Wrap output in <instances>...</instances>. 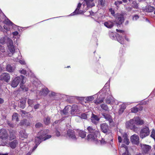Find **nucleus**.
<instances>
[{
    "mask_svg": "<svg viewBox=\"0 0 155 155\" xmlns=\"http://www.w3.org/2000/svg\"><path fill=\"white\" fill-rule=\"evenodd\" d=\"M130 103H127L122 104L119 110V113L120 114L122 113L126 107V105H129Z\"/></svg>",
    "mask_w": 155,
    "mask_h": 155,
    "instance_id": "obj_27",
    "label": "nucleus"
},
{
    "mask_svg": "<svg viewBox=\"0 0 155 155\" xmlns=\"http://www.w3.org/2000/svg\"><path fill=\"white\" fill-rule=\"evenodd\" d=\"M87 129L89 134L87 136V139L89 141L95 142L97 140V137L100 136V133L97 129H95L91 126H89Z\"/></svg>",
    "mask_w": 155,
    "mask_h": 155,
    "instance_id": "obj_2",
    "label": "nucleus"
},
{
    "mask_svg": "<svg viewBox=\"0 0 155 155\" xmlns=\"http://www.w3.org/2000/svg\"><path fill=\"white\" fill-rule=\"evenodd\" d=\"M84 2H85L87 7L90 8L94 6V4L92 1H91L89 0H85Z\"/></svg>",
    "mask_w": 155,
    "mask_h": 155,
    "instance_id": "obj_30",
    "label": "nucleus"
},
{
    "mask_svg": "<svg viewBox=\"0 0 155 155\" xmlns=\"http://www.w3.org/2000/svg\"><path fill=\"white\" fill-rule=\"evenodd\" d=\"M42 126V124L41 123H40V122L38 123L35 124V127L36 128H39L40 127H41Z\"/></svg>",
    "mask_w": 155,
    "mask_h": 155,
    "instance_id": "obj_49",
    "label": "nucleus"
},
{
    "mask_svg": "<svg viewBox=\"0 0 155 155\" xmlns=\"http://www.w3.org/2000/svg\"><path fill=\"white\" fill-rule=\"evenodd\" d=\"M28 136V134L26 132L25 130H21L19 133V137L21 139L24 140L27 138Z\"/></svg>",
    "mask_w": 155,
    "mask_h": 155,
    "instance_id": "obj_21",
    "label": "nucleus"
},
{
    "mask_svg": "<svg viewBox=\"0 0 155 155\" xmlns=\"http://www.w3.org/2000/svg\"><path fill=\"white\" fill-rule=\"evenodd\" d=\"M18 144V141L17 140H15L10 143H8L7 142H6L5 143H4L3 144H2V145L4 146H8L9 145L10 147L12 149L15 148L17 145Z\"/></svg>",
    "mask_w": 155,
    "mask_h": 155,
    "instance_id": "obj_17",
    "label": "nucleus"
},
{
    "mask_svg": "<svg viewBox=\"0 0 155 155\" xmlns=\"http://www.w3.org/2000/svg\"><path fill=\"white\" fill-rule=\"evenodd\" d=\"M139 18V16L137 15H135L132 17V19L134 21L137 20Z\"/></svg>",
    "mask_w": 155,
    "mask_h": 155,
    "instance_id": "obj_48",
    "label": "nucleus"
},
{
    "mask_svg": "<svg viewBox=\"0 0 155 155\" xmlns=\"http://www.w3.org/2000/svg\"><path fill=\"white\" fill-rule=\"evenodd\" d=\"M39 104H37L35 105L34 106V109H38L39 108Z\"/></svg>",
    "mask_w": 155,
    "mask_h": 155,
    "instance_id": "obj_59",
    "label": "nucleus"
},
{
    "mask_svg": "<svg viewBox=\"0 0 155 155\" xmlns=\"http://www.w3.org/2000/svg\"><path fill=\"white\" fill-rule=\"evenodd\" d=\"M150 130L148 126H146L142 127L140 132V137L143 139L148 136L150 134Z\"/></svg>",
    "mask_w": 155,
    "mask_h": 155,
    "instance_id": "obj_7",
    "label": "nucleus"
},
{
    "mask_svg": "<svg viewBox=\"0 0 155 155\" xmlns=\"http://www.w3.org/2000/svg\"><path fill=\"white\" fill-rule=\"evenodd\" d=\"M26 120H22L20 123V124L21 125H24L25 124V123L26 122Z\"/></svg>",
    "mask_w": 155,
    "mask_h": 155,
    "instance_id": "obj_55",
    "label": "nucleus"
},
{
    "mask_svg": "<svg viewBox=\"0 0 155 155\" xmlns=\"http://www.w3.org/2000/svg\"><path fill=\"white\" fill-rule=\"evenodd\" d=\"M0 50L2 52H5V50L4 48L1 46L0 47Z\"/></svg>",
    "mask_w": 155,
    "mask_h": 155,
    "instance_id": "obj_60",
    "label": "nucleus"
},
{
    "mask_svg": "<svg viewBox=\"0 0 155 155\" xmlns=\"http://www.w3.org/2000/svg\"><path fill=\"white\" fill-rule=\"evenodd\" d=\"M50 119L51 118L50 117H45L43 120V121L45 124L47 125L50 124L51 123Z\"/></svg>",
    "mask_w": 155,
    "mask_h": 155,
    "instance_id": "obj_34",
    "label": "nucleus"
},
{
    "mask_svg": "<svg viewBox=\"0 0 155 155\" xmlns=\"http://www.w3.org/2000/svg\"><path fill=\"white\" fill-rule=\"evenodd\" d=\"M4 102V100L1 98H0V104Z\"/></svg>",
    "mask_w": 155,
    "mask_h": 155,
    "instance_id": "obj_62",
    "label": "nucleus"
},
{
    "mask_svg": "<svg viewBox=\"0 0 155 155\" xmlns=\"http://www.w3.org/2000/svg\"><path fill=\"white\" fill-rule=\"evenodd\" d=\"M48 130H41L38 133V136L36 137H38L39 139V140H37V142H39L40 143L41 141L45 140L51 137V135H47L45 137L44 136L46 135L48 133Z\"/></svg>",
    "mask_w": 155,
    "mask_h": 155,
    "instance_id": "obj_5",
    "label": "nucleus"
},
{
    "mask_svg": "<svg viewBox=\"0 0 155 155\" xmlns=\"http://www.w3.org/2000/svg\"><path fill=\"white\" fill-rule=\"evenodd\" d=\"M138 108L137 107H134L131 109V112L133 113H136L138 111Z\"/></svg>",
    "mask_w": 155,
    "mask_h": 155,
    "instance_id": "obj_47",
    "label": "nucleus"
},
{
    "mask_svg": "<svg viewBox=\"0 0 155 155\" xmlns=\"http://www.w3.org/2000/svg\"><path fill=\"white\" fill-rule=\"evenodd\" d=\"M8 124L11 127H15V126L12 124L10 121H8L7 122Z\"/></svg>",
    "mask_w": 155,
    "mask_h": 155,
    "instance_id": "obj_51",
    "label": "nucleus"
},
{
    "mask_svg": "<svg viewBox=\"0 0 155 155\" xmlns=\"http://www.w3.org/2000/svg\"><path fill=\"white\" fill-rule=\"evenodd\" d=\"M114 4L117 6V7H118V5H119L118 3L117 2H114Z\"/></svg>",
    "mask_w": 155,
    "mask_h": 155,
    "instance_id": "obj_63",
    "label": "nucleus"
},
{
    "mask_svg": "<svg viewBox=\"0 0 155 155\" xmlns=\"http://www.w3.org/2000/svg\"><path fill=\"white\" fill-rule=\"evenodd\" d=\"M109 11L110 12L111 14L116 18L115 22L117 24L120 25L124 22V19L123 14L119 13H117L114 14V11L111 8L109 9Z\"/></svg>",
    "mask_w": 155,
    "mask_h": 155,
    "instance_id": "obj_6",
    "label": "nucleus"
},
{
    "mask_svg": "<svg viewBox=\"0 0 155 155\" xmlns=\"http://www.w3.org/2000/svg\"><path fill=\"white\" fill-rule=\"evenodd\" d=\"M18 61L21 64H25V62L24 61H23V60H22L19 59V60H18Z\"/></svg>",
    "mask_w": 155,
    "mask_h": 155,
    "instance_id": "obj_57",
    "label": "nucleus"
},
{
    "mask_svg": "<svg viewBox=\"0 0 155 155\" xmlns=\"http://www.w3.org/2000/svg\"><path fill=\"white\" fill-rule=\"evenodd\" d=\"M130 3L131 5L133 8L138 9L139 8L138 4L137 3L135 0H129Z\"/></svg>",
    "mask_w": 155,
    "mask_h": 155,
    "instance_id": "obj_23",
    "label": "nucleus"
},
{
    "mask_svg": "<svg viewBox=\"0 0 155 155\" xmlns=\"http://www.w3.org/2000/svg\"><path fill=\"white\" fill-rule=\"evenodd\" d=\"M133 8L130 7H128L126 8V9L128 11H131L132 9Z\"/></svg>",
    "mask_w": 155,
    "mask_h": 155,
    "instance_id": "obj_58",
    "label": "nucleus"
},
{
    "mask_svg": "<svg viewBox=\"0 0 155 155\" xmlns=\"http://www.w3.org/2000/svg\"><path fill=\"white\" fill-rule=\"evenodd\" d=\"M37 140H39V139L38 137H35V145L32 149L33 151H34L38 147V146L40 144V142H38V143H37Z\"/></svg>",
    "mask_w": 155,
    "mask_h": 155,
    "instance_id": "obj_38",
    "label": "nucleus"
},
{
    "mask_svg": "<svg viewBox=\"0 0 155 155\" xmlns=\"http://www.w3.org/2000/svg\"><path fill=\"white\" fill-rule=\"evenodd\" d=\"M99 120V118L97 116L94 115L93 113L92 114L91 118V121L95 124H96Z\"/></svg>",
    "mask_w": 155,
    "mask_h": 155,
    "instance_id": "obj_22",
    "label": "nucleus"
},
{
    "mask_svg": "<svg viewBox=\"0 0 155 155\" xmlns=\"http://www.w3.org/2000/svg\"><path fill=\"white\" fill-rule=\"evenodd\" d=\"M101 114L107 120L109 121L110 125L114 124V122L113 121L112 118L109 114L105 113H102Z\"/></svg>",
    "mask_w": 155,
    "mask_h": 155,
    "instance_id": "obj_18",
    "label": "nucleus"
},
{
    "mask_svg": "<svg viewBox=\"0 0 155 155\" xmlns=\"http://www.w3.org/2000/svg\"><path fill=\"white\" fill-rule=\"evenodd\" d=\"M109 36L110 38L112 39L115 38V36L114 35V34L113 33H110L109 34Z\"/></svg>",
    "mask_w": 155,
    "mask_h": 155,
    "instance_id": "obj_53",
    "label": "nucleus"
},
{
    "mask_svg": "<svg viewBox=\"0 0 155 155\" xmlns=\"http://www.w3.org/2000/svg\"><path fill=\"white\" fill-rule=\"evenodd\" d=\"M82 4L80 3H78L77 6V8L74 12L71 13V16H73L75 15L81 14L84 13V12L85 11L86 9H84L82 10L80 9V8Z\"/></svg>",
    "mask_w": 155,
    "mask_h": 155,
    "instance_id": "obj_10",
    "label": "nucleus"
},
{
    "mask_svg": "<svg viewBox=\"0 0 155 155\" xmlns=\"http://www.w3.org/2000/svg\"><path fill=\"white\" fill-rule=\"evenodd\" d=\"M101 107L103 110L106 111H109V109L107 106L105 104H101Z\"/></svg>",
    "mask_w": 155,
    "mask_h": 155,
    "instance_id": "obj_39",
    "label": "nucleus"
},
{
    "mask_svg": "<svg viewBox=\"0 0 155 155\" xmlns=\"http://www.w3.org/2000/svg\"><path fill=\"white\" fill-rule=\"evenodd\" d=\"M67 135L69 138L73 140H76L77 137L75 136L74 131L73 130H68L67 131Z\"/></svg>",
    "mask_w": 155,
    "mask_h": 155,
    "instance_id": "obj_15",
    "label": "nucleus"
},
{
    "mask_svg": "<svg viewBox=\"0 0 155 155\" xmlns=\"http://www.w3.org/2000/svg\"><path fill=\"white\" fill-rule=\"evenodd\" d=\"M144 123V121L141 118L138 117H135L126 122V126L127 128L134 130L137 128L136 125L141 126Z\"/></svg>",
    "mask_w": 155,
    "mask_h": 155,
    "instance_id": "obj_1",
    "label": "nucleus"
},
{
    "mask_svg": "<svg viewBox=\"0 0 155 155\" xmlns=\"http://www.w3.org/2000/svg\"><path fill=\"white\" fill-rule=\"evenodd\" d=\"M26 101V99H22L20 100L19 104V107L23 109L25 107V104Z\"/></svg>",
    "mask_w": 155,
    "mask_h": 155,
    "instance_id": "obj_29",
    "label": "nucleus"
},
{
    "mask_svg": "<svg viewBox=\"0 0 155 155\" xmlns=\"http://www.w3.org/2000/svg\"><path fill=\"white\" fill-rule=\"evenodd\" d=\"M10 133V138L11 140L15 138V135L13 134V133L11 131H10L9 132Z\"/></svg>",
    "mask_w": 155,
    "mask_h": 155,
    "instance_id": "obj_46",
    "label": "nucleus"
},
{
    "mask_svg": "<svg viewBox=\"0 0 155 155\" xmlns=\"http://www.w3.org/2000/svg\"><path fill=\"white\" fill-rule=\"evenodd\" d=\"M34 101V100L28 99L27 102L29 106H32L33 105V104Z\"/></svg>",
    "mask_w": 155,
    "mask_h": 155,
    "instance_id": "obj_42",
    "label": "nucleus"
},
{
    "mask_svg": "<svg viewBox=\"0 0 155 155\" xmlns=\"http://www.w3.org/2000/svg\"><path fill=\"white\" fill-rule=\"evenodd\" d=\"M56 134L57 136L59 137L60 136V133L59 132L57 131L56 132Z\"/></svg>",
    "mask_w": 155,
    "mask_h": 155,
    "instance_id": "obj_61",
    "label": "nucleus"
},
{
    "mask_svg": "<svg viewBox=\"0 0 155 155\" xmlns=\"http://www.w3.org/2000/svg\"><path fill=\"white\" fill-rule=\"evenodd\" d=\"M71 108V106H66L63 110V113L64 115H67L69 109Z\"/></svg>",
    "mask_w": 155,
    "mask_h": 155,
    "instance_id": "obj_33",
    "label": "nucleus"
},
{
    "mask_svg": "<svg viewBox=\"0 0 155 155\" xmlns=\"http://www.w3.org/2000/svg\"><path fill=\"white\" fill-rule=\"evenodd\" d=\"M24 79H22L21 81V82L20 84V86L21 88L22 89V90L24 91H27L28 90V88L26 87L24 85V84L25 82V81H24Z\"/></svg>",
    "mask_w": 155,
    "mask_h": 155,
    "instance_id": "obj_28",
    "label": "nucleus"
},
{
    "mask_svg": "<svg viewBox=\"0 0 155 155\" xmlns=\"http://www.w3.org/2000/svg\"><path fill=\"white\" fill-rule=\"evenodd\" d=\"M104 88H103L98 93L99 94L101 95L102 94L105 93V95H107L106 100V102L108 104H113L114 103L116 104V100L115 99L113 98L111 95V93L109 89L108 88H107L106 90Z\"/></svg>",
    "mask_w": 155,
    "mask_h": 155,
    "instance_id": "obj_3",
    "label": "nucleus"
},
{
    "mask_svg": "<svg viewBox=\"0 0 155 155\" xmlns=\"http://www.w3.org/2000/svg\"><path fill=\"white\" fill-rule=\"evenodd\" d=\"M8 153H0V155H8Z\"/></svg>",
    "mask_w": 155,
    "mask_h": 155,
    "instance_id": "obj_64",
    "label": "nucleus"
},
{
    "mask_svg": "<svg viewBox=\"0 0 155 155\" xmlns=\"http://www.w3.org/2000/svg\"><path fill=\"white\" fill-rule=\"evenodd\" d=\"M97 140L96 141V142H97V143H96L95 142H94L96 144H98L99 143H100L101 144H104L106 143V142L104 139H102L101 140H98V139H97Z\"/></svg>",
    "mask_w": 155,
    "mask_h": 155,
    "instance_id": "obj_44",
    "label": "nucleus"
},
{
    "mask_svg": "<svg viewBox=\"0 0 155 155\" xmlns=\"http://www.w3.org/2000/svg\"><path fill=\"white\" fill-rule=\"evenodd\" d=\"M127 135L126 134H123L122 136V140L124 143L126 144L127 145H128L130 143L129 139L127 138ZM118 140L119 142L120 143L122 141V139L121 137L119 136L118 137Z\"/></svg>",
    "mask_w": 155,
    "mask_h": 155,
    "instance_id": "obj_12",
    "label": "nucleus"
},
{
    "mask_svg": "<svg viewBox=\"0 0 155 155\" xmlns=\"http://www.w3.org/2000/svg\"><path fill=\"white\" fill-rule=\"evenodd\" d=\"M87 117V114L86 113L82 114L80 116L78 117L77 119L81 118L83 119H86Z\"/></svg>",
    "mask_w": 155,
    "mask_h": 155,
    "instance_id": "obj_40",
    "label": "nucleus"
},
{
    "mask_svg": "<svg viewBox=\"0 0 155 155\" xmlns=\"http://www.w3.org/2000/svg\"><path fill=\"white\" fill-rule=\"evenodd\" d=\"M78 133L79 136L82 138H84L86 135V132L84 131L80 130Z\"/></svg>",
    "mask_w": 155,
    "mask_h": 155,
    "instance_id": "obj_35",
    "label": "nucleus"
},
{
    "mask_svg": "<svg viewBox=\"0 0 155 155\" xmlns=\"http://www.w3.org/2000/svg\"><path fill=\"white\" fill-rule=\"evenodd\" d=\"M150 136L152 138L155 140V130L154 129L152 130Z\"/></svg>",
    "mask_w": 155,
    "mask_h": 155,
    "instance_id": "obj_45",
    "label": "nucleus"
},
{
    "mask_svg": "<svg viewBox=\"0 0 155 155\" xmlns=\"http://www.w3.org/2000/svg\"><path fill=\"white\" fill-rule=\"evenodd\" d=\"M94 99V97L93 96H90L86 97L85 100L91 102Z\"/></svg>",
    "mask_w": 155,
    "mask_h": 155,
    "instance_id": "obj_43",
    "label": "nucleus"
},
{
    "mask_svg": "<svg viewBox=\"0 0 155 155\" xmlns=\"http://www.w3.org/2000/svg\"><path fill=\"white\" fill-rule=\"evenodd\" d=\"M10 26L5 25L4 26V28L6 30L9 31Z\"/></svg>",
    "mask_w": 155,
    "mask_h": 155,
    "instance_id": "obj_52",
    "label": "nucleus"
},
{
    "mask_svg": "<svg viewBox=\"0 0 155 155\" xmlns=\"http://www.w3.org/2000/svg\"><path fill=\"white\" fill-rule=\"evenodd\" d=\"M49 91L48 89L46 88L42 89V91H40L39 94L40 95H44L45 96L48 93Z\"/></svg>",
    "mask_w": 155,
    "mask_h": 155,
    "instance_id": "obj_31",
    "label": "nucleus"
},
{
    "mask_svg": "<svg viewBox=\"0 0 155 155\" xmlns=\"http://www.w3.org/2000/svg\"><path fill=\"white\" fill-rule=\"evenodd\" d=\"M114 25V23L112 21H108L104 23V26L108 28H110L113 27Z\"/></svg>",
    "mask_w": 155,
    "mask_h": 155,
    "instance_id": "obj_24",
    "label": "nucleus"
},
{
    "mask_svg": "<svg viewBox=\"0 0 155 155\" xmlns=\"http://www.w3.org/2000/svg\"><path fill=\"white\" fill-rule=\"evenodd\" d=\"M24 79L25 77L22 75H21L20 77H16L12 81L11 84V86L14 88L16 87L21 81L22 79Z\"/></svg>",
    "mask_w": 155,
    "mask_h": 155,
    "instance_id": "obj_9",
    "label": "nucleus"
},
{
    "mask_svg": "<svg viewBox=\"0 0 155 155\" xmlns=\"http://www.w3.org/2000/svg\"><path fill=\"white\" fill-rule=\"evenodd\" d=\"M10 79V74L7 73H3L0 76V80L8 82Z\"/></svg>",
    "mask_w": 155,
    "mask_h": 155,
    "instance_id": "obj_11",
    "label": "nucleus"
},
{
    "mask_svg": "<svg viewBox=\"0 0 155 155\" xmlns=\"http://www.w3.org/2000/svg\"><path fill=\"white\" fill-rule=\"evenodd\" d=\"M7 131L5 129H1L0 130V138L2 140L6 139L8 137Z\"/></svg>",
    "mask_w": 155,
    "mask_h": 155,
    "instance_id": "obj_13",
    "label": "nucleus"
},
{
    "mask_svg": "<svg viewBox=\"0 0 155 155\" xmlns=\"http://www.w3.org/2000/svg\"><path fill=\"white\" fill-rule=\"evenodd\" d=\"M130 141L133 143L138 144L139 143V138L138 136L136 134H134L130 137Z\"/></svg>",
    "mask_w": 155,
    "mask_h": 155,
    "instance_id": "obj_16",
    "label": "nucleus"
},
{
    "mask_svg": "<svg viewBox=\"0 0 155 155\" xmlns=\"http://www.w3.org/2000/svg\"><path fill=\"white\" fill-rule=\"evenodd\" d=\"M13 36V38H20V35L18 34L17 31H15L12 33Z\"/></svg>",
    "mask_w": 155,
    "mask_h": 155,
    "instance_id": "obj_41",
    "label": "nucleus"
},
{
    "mask_svg": "<svg viewBox=\"0 0 155 155\" xmlns=\"http://www.w3.org/2000/svg\"><path fill=\"white\" fill-rule=\"evenodd\" d=\"M0 14L3 15V16L5 18V20L3 21V22L5 25H7L9 26H12V27H14V26H15V25L5 15L2 13V11L0 10Z\"/></svg>",
    "mask_w": 155,
    "mask_h": 155,
    "instance_id": "obj_14",
    "label": "nucleus"
},
{
    "mask_svg": "<svg viewBox=\"0 0 155 155\" xmlns=\"http://www.w3.org/2000/svg\"><path fill=\"white\" fill-rule=\"evenodd\" d=\"M6 69L7 71L9 72H12L14 71V68L11 65L8 64L6 66Z\"/></svg>",
    "mask_w": 155,
    "mask_h": 155,
    "instance_id": "obj_32",
    "label": "nucleus"
},
{
    "mask_svg": "<svg viewBox=\"0 0 155 155\" xmlns=\"http://www.w3.org/2000/svg\"><path fill=\"white\" fill-rule=\"evenodd\" d=\"M5 42H7L8 51L10 52L8 54V56H11L14 54L15 50L13 41L12 39H0V42L1 44H4Z\"/></svg>",
    "mask_w": 155,
    "mask_h": 155,
    "instance_id": "obj_4",
    "label": "nucleus"
},
{
    "mask_svg": "<svg viewBox=\"0 0 155 155\" xmlns=\"http://www.w3.org/2000/svg\"><path fill=\"white\" fill-rule=\"evenodd\" d=\"M104 97H102L101 99H97L94 101V103L96 104H98L103 102Z\"/></svg>",
    "mask_w": 155,
    "mask_h": 155,
    "instance_id": "obj_36",
    "label": "nucleus"
},
{
    "mask_svg": "<svg viewBox=\"0 0 155 155\" xmlns=\"http://www.w3.org/2000/svg\"><path fill=\"white\" fill-rule=\"evenodd\" d=\"M71 114L73 115H74L75 113L78 111V107L76 105L74 104L71 107Z\"/></svg>",
    "mask_w": 155,
    "mask_h": 155,
    "instance_id": "obj_25",
    "label": "nucleus"
},
{
    "mask_svg": "<svg viewBox=\"0 0 155 155\" xmlns=\"http://www.w3.org/2000/svg\"><path fill=\"white\" fill-rule=\"evenodd\" d=\"M155 8L150 5H147L145 7H143L142 9L143 11L145 12H153Z\"/></svg>",
    "mask_w": 155,
    "mask_h": 155,
    "instance_id": "obj_19",
    "label": "nucleus"
},
{
    "mask_svg": "<svg viewBox=\"0 0 155 155\" xmlns=\"http://www.w3.org/2000/svg\"><path fill=\"white\" fill-rule=\"evenodd\" d=\"M142 152L143 153L149 154L151 151V147L148 145L140 144Z\"/></svg>",
    "mask_w": 155,
    "mask_h": 155,
    "instance_id": "obj_8",
    "label": "nucleus"
},
{
    "mask_svg": "<svg viewBox=\"0 0 155 155\" xmlns=\"http://www.w3.org/2000/svg\"><path fill=\"white\" fill-rule=\"evenodd\" d=\"M101 129L102 132L104 133H108L109 131L108 126L106 123L101 124L100 125Z\"/></svg>",
    "mask_w": 155,
    "mask_h": 155,
    "instance_id": "obj_20",
    "label": "nucleus"
},
{
    "mask_svg": "<svg viewBox=\"0 0 155 155\" xmlns=\"http://www.w3.org/2000/svg\"><path fill=\"white\" fill-rule=\"evenodd\" d=\"M117 41L121 44H124V39H117Z\"/></svg>",
    "mask_w": 155,
    "mask_h": 155,
    "instance_id": "obj_54",
    "label": "nucleus"
},
{
    "mask_svg": "<svg viewBox=\"0 0 155 155\" xmlns=\"http://www.w3.org/2000/svg\"><path fill=\"white\" fill-rule=\"evenodd\" d=\"M20 73L21 74H26V70H24V69H22V70H21V71H20Z\"/></svg>",
    "mask_w": 155,
    "mask_h": 155,
    "instance_id": "obj_56",
    "label": "nucleus"
},
{
    "mask_svg": "<svg viewBox=\"0 0 155 155\" xmlns=\"http://www.w3.org/2000/svg\"><path fill=\"white\" fill-rule=\"evenodd\" d=\"M120 151L122 150L125 151V152L122 154V155H129L127 147V146L124 144H122L121 147L120 148Z\"/></svg>",
    "mask_w": 155,
    "mask_h": 155,
    "instance_id": "obj_26",
    "label": "nucleus"
},
{
    "mask_svg": "<svg viewBox=\"0 0 155 155\" xmlns=\"http://www.w3.org/2000/svg\"><path fill=\"white\" fill-rule=\"evenodd\" d=\"M21 115L22 117H24L25 115H27V113L26 111L23 110L21 111Z\"/></svg>",
    "mask_w": 155,
    "mask_h": 155,
    "instance_id": "obj_50",
    "label": "nucleus"
},
{
    "mask_svg": "<svg viewBox=\"0 0 155 155\" xmlns=\"http://www.w3.org/2000/svg\"><path fill=\"white\" fill-rule=\"evenodd\" d=\"M12 120H15L16 121H19L18 114L16 113H14L12 116Z\"/></svg>",
    "mask_w": 155,
    "mask_h": 155,
    "instance_id": "obj_37",
    "label": "nucleus"
}]
</instances>
